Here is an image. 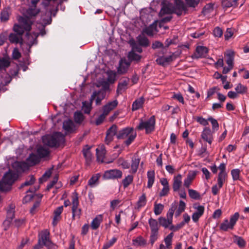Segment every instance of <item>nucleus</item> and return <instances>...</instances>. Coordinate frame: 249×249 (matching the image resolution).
Listing matches in <instances>:
<instances>
[{
    "label": "nucleus",
    "mask_w": 249,
    "mask_h": 249,
    "mask_svg": "<svg viewBox=\"0 0 249 249\" xmlns=\"http://www.w3.org/2000/svg\"><path fill=\"white\" fill-rule=\"evenodd\" d=\"M43 143L50 147H59L64 140V138L60 132H55L52 135H46L42 138Z\"/></svg>",
    "instance_id": "1"
},
{
    "label": "nucleus",
    "mask_w": 249,
    "mask_h": 249,
    "mask_svg": "<svg viewBox=\"0 0 249 249\" xmlns=\"http://www.w3.org/2000/svg\"><path fill=\"white\" fill-rule=\"evenodd\" d=\"M17 175L11 171L6 172L0 181V192H5L10 191L12 185L17 180Z\"/></svg>",
    "instance_id": "2"
},
{
    "label": "nucleus",
    "mask_w": 249,
    "mask_h": 249,
    "mask_svg": "<svg viewBox=\"0 0 249 249\" xmlns=\"http://www.w3.org/2000/svg\"><path fill=\"white\" fill-rule=\"evenodd\" d=\"M137 136L136 132L133 127H127L118 131L117 134L118 139L127 138L124 143L126 146H129L134 141Z\"/></svg>",
    "instance_id": "3"
},
{
    "label": "nucleus",
    "mask_w": 249,
    "mask_h": 249,
    "mask_svg": "<svg viewBox=\"0 0 249 249\" xmlns=\"http://www.w3.org/2000/svg\"><path fill=\"white\" fill-rule=\"evenodd\" d=\"M155 124L156 119L154 115L151 116L146 121L141 119L140 123L136 127V129L138 130H145L146 134H151L155 130Z\"/></svg>",
    "instance_id": "4"
},
{
    "label": "nucleus",
    "mask_w": 249,
    "mask_h": 249,
    "mask_svg": "<svg viewBox=\"0 0 249 249\" xmlns=\"http://www.w3.org/2000/svg\"><path fill=\"white\" fill-rule=\"evenodd\" d=\"M239 217V213H235L231 216L230 221L228 219H225L220 224V230L224 231H228L229 229L232 230L238 220Z\"/></svg>",
    "instance_id": "5"
},
{
    "label": "nucleus",
    "mask_w": 249,
    "mask_h": 249,
    "mask_svg": "<svg viewBox=\"0 0 249 249\" xmlns=\"http://www.w3.org/2000/svg\"><path fill=\"white\" fill-rule=\"evenodd\" d=\"M38 240L48 249H55V244L50 239V232L45 230L41 231L38 235Z\"/></svg>",
    "instance_id": "6"
},
{
    "label": "nucleus",
    "mask_w": 249,
    "mask_h": 249,
    "mask_svg": "<svg viewBox=\"0 0 249 249\" xmlns=\"http://www.w3.org/2000/svg\"><path fill=\"white\" fill-rule=\"evenodd\" d=\"M72 218L74 219L75 217L80 218L81 210L78 208L79 206V200L78 194L75 192L73 193L72 196Z\"/></svg>",
    "instance_id": "7"
},
{
    "label": "nucleus",
    "mask_w": 249,
    "mask_h": 249,
    "mask_svg": "<svg viewBox=\"0 0 249 249\" xmlns=\"http://www.w3.org/2000/svg\"><path fill=\"white\" fill-rule=\"evenodd\" d=\"M123 173L118 169H112L105 172L103 178L105 179H114L122 177Z\"/></svg>",
    "instance_id": "8"
},
{
    "label": "nucleus",
    "mask_w": 249,
    "mask_h": 249,
    "mask_svg": "<svg viewBox=\"0 0 249 249\" xmlns=\"http://www.w3.org/2000/svg\"><path fill=\"white\" fill-rule=\"evenodd\" d=\"M118 127L116 124H113L110 127L106 132V137L105 138V143L108 145L113 140L115 135L117 136Z\"/></svg>",
    "instance_id": "9"
},
{
    "label": "nucleus",
    "mask_w": 249,
    "mask_h": 249,
    "mask_svg": "<svg viewBox=\"0 0 249 249\" xmlns=\"http://www.w3.org/2000/svg\"><path fill=\"white\" fill-rule=\"evenodd\" d=\"M175 9L174 14L178 16H180L183 11L186 12L187 8L182 0H175V5H173Z\"/></svg>",
    "instance_id": "10"
},
{
    "label": "nucleus",
    "mask_w": 249,
    "mask_h": 249,
    "mask_svg": "<svg viewBox=\"0 0 249 249\" xmlns=\"http://www.w3.org/2000/svg\"><path fill=\"white\" fill-rule=\"evenodd\" d=\"M131 64L125 58H121L119 61V67L117 68V72L120 74H124L127 72Z\"/></svg>",
    "instance_id": "11"
},
{
    "label": "nucleus",
    "mask_w": 249,
    "mask_h": 249,
    "mask_svg": "<svg viewBox=\"0 0 249 249\" xmlns=\"http://www.w3.org/2000/svg\"><path fill=\"white\" fill-rule=\"evenodd\" d=\"M175 9L171 3H162V7L159 13V16L162 17L166 14H174Z\"/></svg>",
    "instance_id": "12"
},
{
    "label": "nucleus",
    "mask_w": 249,
    "mask_h": 249,
    "mask_svg": "<svg viewBox=\"0 0 249 249\" xmlns=\"http://www.w3.org/2000/svg\"><path fill=\"white\" fill-rule=\"evenodd\" d=\"M208 52V49L207 47L204 46H197L196 49V52L193 55V58L198 59L199 58L205 57Z\"/></svg>",
    "instance_id": "13"
},
{
    "label": "nucleus",
    "mask_w": 249,
    "mask_h": 249,
    "mask_svg": "<svg viewBox=\"0 0 249 249\" xmlns=\"http://www.w3.org/2000/svg\"><path fill=\"white\" fill-rule=\"evenodd\" d=\"M129 78L128 77L124 78L120 82H119L116 92L117 95L121 94L122 92L127 89V86L129 82Z\"/></svg>",
    "instance_id": "14"
},
{
    "label": "nucleus",
    "mask_w": 249,
    "mask_h": 249,
    "mask_svg": "<svg viewBox=\"0 0 249 249\" xmlns=\"http://www.w3.org/2000/svg\"><path fill=\"white\" fill-rule=\"evenodd\" d=\"M118 102L117 100L109 102L102 107V114L107 116L109 113L118 105Z\"/></svg>",
    "instance_id": "15"
},
{
    "label": "nucleus",
    "mask_w": 249,
    "mask_h": 249,
    "mask_svg": "<svg viewBox=\"0 0 249 249\" xmlns=\"http://www.w3.org/2000/svg\"><path fill=\"white\" fill-rule=\"evenodd\" d=\"M15 208L14 205L11 204L9 206V209L7 211L6 219L3 222L4 225H9L15 216Z\"/></svg>",
    "instance_id": "16"
},
{
    "label": "nucleus",
    "mask_w": 249,
    "mask_h": 249,
    "mask_svg": "<svg viewBox=\"0 0 249 249\" xmlns=\"http://www.w3.org/2000/svg\"><path fill=\"white\" fill-rule=\"evenodd\" d=\"M201 137L204 141L211 144L213 141V136L211 130L209 127H205L201 133Z\"/></svg>",
    "instance_id": "17"
},
{
    "label": "nucleus",
    "mask_w": 249,
    "mask_h": 249,
    "mask_svg": "<svg viewBox=\"0 0 249 249\" xmlns=\"http://www.w3.org/2000/svg\"><path fill=\"white\" fill-rule=\"evenodd\" d=\"M136 42L138 43L139 46L144 48H147L150 45L149 40L143 34L139 35L136 37Z\"/></svg>",
    "instance_id": "18"
},
{
    "label": "nucleus",
    "mask_w": 249,
    "mask_h": 249,
    "mask_svg": "<svg viewBox=\"0 0 249 249\" xmlns=\"http://www.w3.org/2000/svg\"><path fill=\"white\" fill-rule=\"evenodd\" d=\"M19 21L26 31L30 32L31 31L33 23L29 18L20 17L19 19Z\"/></svg>",
    "instance_id": "19"
},
{
    "label": "nucleus",
    "mask_w": 249,
    "mask_h": 249,
    "mask_svg": "<svg viewBox=\"0 0 249 249\" xmlns=\"http://www.w3.org/2000/svg\"><path fill=\"white\" fill-rule=\"evenodd\" d=\"M157 23L156 21L154 22L147 27L143 29L142 34H145L149 36H153L154 32L157 31Z\"/></svg>",
    "instance_id": "20"
},
{
    "label": "nucleus",
    "mask_w": 249,
    "mask_h": 249,
    "mask_svg": "<svg viewBox=\"0 0 249 249\" xmlns=\"http://www.w3.org/2000/svg\"><path fill=\"white\" fill-rule=\"evenodd\" d=\"M13 167L18 172H23L28 170L30 166L27 162L16 161L14 163Z\"/></svg>",
    "instance_id": "21"
},
{
    "label": "nucleus",
    "mask_w": 249,
    "mask_h": 249,
    "mask_svg": "<svg viewBox=\"0 0 249 249\" xmlns=\"http://www.w3.org/2000/svg\"><path fill=\"white\" fill-rule=\"evenodd\" d=\"M196 211L193 213L192 215V219L194 222H196L199 218L203 214L204 212V207L203 206L199 205L197 207H195Z\"/></svg>",
    "instance_id": "22"
},
{
    "label": "nucleus",
    "mask_w": 249,
    "mask_h": 249,
    "mask_svg": "<svg viewBox=\"0 0 249 249\" xmlns=\"http://www.w3.org/2000/svg\"><path fill=\"white\" fill-rule=\"evenodd\" d=\"M182 184V176L178 174L173 178V189L174 192H178Z\"/></svg>",
    "instance_id": "23"
},
{
    "label": "nucleus",
    "mask_w": 249,
    "mask_h": 249,
    "mask_svg": "<svg viewBox=\"0 0 249 249\" xmlns=\"http://www.w3.org/2000/svg\"><path fill=\"white\" fill-rule=\"evenodd\" d=\"M40 158L37 155L34 153L30 154L27 159V161L29 166H34L40 162Z\"/></svg>",
    "instance_id": "24"
},
{
    "label": "nucleus",
    "mask_w": 249,
    "mask_h": 249,
    "mask_svg": "<svg viewBox=\"0 0 249 249\" xmlns=\"http://www.w3.org/2000/svg\"><path fill=\"white\" fill-rule=\"evenodd\" d=\"M103 221V215L102 214L97 215L91 222V228L93 230H97L100 226Z\"/></svg>",
    "instance_id": "25"
},
{
    "label": "nucleus",
    "mask_w": 249,
    "mask_h": 249,
    "mask_svg": "<svg viewBox=\"0 0 249 249\" xmlns=\"http://www.w3.org/2000/svg\"><path fill=\"white\" fill-rule=\"evenodd\" d=\"M226 62L228 66H233L234 53L231 50L227 51L224 53Z\"/></svg>",
    "instance_id": "26"
},
{
    "label": "nucleus",
    "mask_w": 249,
    "mask_h": 249,
    "mask_svg": "<svg viewBox=\"0 0 249 249\" xmlns=\"http://www.w3.org/2000/svg\"><path fill=\"white\" fill-rule=\"evenodd\" d=\"M140 162V159L138 156H134L132 158L130 173L135 174L138 170Z\"/></svg>",
    "instance_id": "27"
},
{
    "label": "nucleus",
    "mask_w": 249,
    "mask_h": 249,
    "mask_svg": "<svg viewBox=\"0 0 249 249\" xmlns=\"http://www.w3.org/2000/svg\"><path fill=\"white\" fill-rule=\"evenodd\" d=\"M9 40L11 43L22 44V36H20L15 33H11L9 36Z\"/></svg>",
    "instance_id": "28"
},
{
    "label": "nucleus",
    "mask_w": 249,
    "mask_h": 249,
    "mask_svg": "<svg viewBox=\"0 0 249 249\" xmlns=\"http://www.w3.org/2000/svg\"><path fill=\"white\" fill-rule=\"evenodd\" d=\"M90 147L86 145L83 149V155L86 159V163L89 164L92 160V154L90 152Z\"/></svg>",
    "instance_id": "29"
},
{
    "label": "nucleus",
    "mask_w": 249,
    "mask_h": 249,
    "mask_svg": "<svg viewBox=\"0 0 249 249\" xmlns=\"http://www.w3.org/2000/svg\"><path fill=\"white\" fill-rule=\"evenodd\" d=\"M173 57L172 55H169L168 56H160L156 60V62L157 63L161 66H164L166 64L172 61Z\"/></svg>",
    "instance_id": "30"
},
{
    "label": "nucleus",
    "mask_w": 249,
    "mask_h": 249,
    "mask_svg": "<svg viewBox=\"0 0 249 249\" xmlns=\"http://www.w3.org/2000/svg\"><path fill=\"white\" fill-rule=\"evenodd\" d=\"M196 175V172H193L192 173H189L187 175V178L184 180V186L188 188L192 183V181L195 178Z\"/></svg>",
    "instance_id": "31"
},
{
    "label": "nucleus",
    "mask_w": 249,
    "mask_h": 249,
    "mask_svg": "<svg viewBox=\"0 0 249 249\" xmlns=\"http://www.w3.org/2000/svg\"><path fill=\"white\" fill-rule=\"evenodd\" d=\"M144 102L143 97H141L136 99L132 104V110L133 111L137 110L142 107Z\"/></svg>",
    "instance_id": "32"
},
{
    "label": "nucleus",
    "mask_w": 249,
    "mask_h": 249,
    "mask_svg": "<svg viewBox=\"0 0 249 249\" xmlns=\"http://www.w3.org/2000/svg\"><path fill=\"white\" fill-rule=\"evenodd\" d=\"M148 223L151 232H158L159 230V223L157 220L150 218L148 220Z\"/></svg>",
    "instance_id": "33"
},
{
    "label": "nucleus",
    "mask_w": 249,
    "mask_h": 249,
    "mask_svg": "<svg viewBox=\"0 0 249 249\" xmlns=\"http://www.w3.org/2000/svg\"><path fill=\"white\" fill-rule=\"evenodd\" d=\"M221 3L222 6L225 8L235 7L238 4L237 0H222Z\"/></svg>",
    "instance_id": "34"
},
{
    "label": "nucleus",
    "mask_w": 249,
    "mask_h": 249,
    "mask_svg": "<svg viewBox=\"0 0 249 249\" xmlns=\"http://www.w3.org/2000/svg\"><path fill=\"white\" fill-rule=\"evenodd\" d=\"M128 58L129 60V62H130V63L132 61H135L136 63H138L140 61L142 56L138 54L133 51H130L128 54Z\"/></svg>",
    "instance_id": "35"
},
{
    "label": "nucleus",
    "mask_w": 249,
    "mask_h": 249,
    "mask_svg": "<svg viewBox=\"0 0 249 249\" xmlns=\"http://www.w3.org/2000/svg\"><path fill=\"white\" fill-rule=\"evenodd\" d=\"M155 171L154 170L148 171L147 173L148 182L147 187L150 188L152 187L155 181Z\"/></svg>",
    "instance_id": "36"
},
{
    "label": "nucleus",
    "mask_w": 249,
    "mask_h": 249,
    "mask_svg": "<svg viewBox=\"0 0 249 249\" xmlns=\"http://www.w3.org/2000/svg\"><path fill=\"white\" fill-rule=\"evenodd\" d=\"M159 225L166 229L169 228V225L172 223V221L164 217H160L158 218Z\"/></svg>",
    "instance_id": "37"
},
{
    "label": "nucleus",
    "mask_w": 249,
    "mask_h": 249,
    "mask_svg": "<svg viewBox=\"0 0 249 249\" xmlns=\"http://www.w3.org/2000/svg\"><path fill=\"white\" fill-rule=\"evenodd\" d=\"M10 10L8 8H4L1 12L0 20L1 22H5L8 21L10 17Z\"/></svg>",
    "instance_id": "38"
},
{
    "label": "nucleus",
    "mask_w": 249,
    "mask_h": 249,
    "mask_svg": "<svg viewBox=\"0 0 249 249\" xmlns=\"http://www.w3.org/2000/svg\"><path fill=\"white\" fill-rule=\"evenodd\" d=\"M97 96L95 98V104L97 106L101 104L102 101L105 98L106 92L102 90L96 91Z\"/></svg>",
    "instance_id": "39"
},
{
    "label": "nucleus",
    "mask_w": 249,
    "mask_h": 249,
    "mask_svg": "<svg viewBox=\"0 0 249 249\" xmlns=\"http://www.w3.org/2000/svg\"><path fill=\"white\" fill-rule=\"evenodd\" d=\"M73 123L71 120L65 121L63 122V128L68 132H72L73 131Z\"/></svg>",
    "instance_id": "40"
},
{
    "label": "nucleus",
    "mask_w": 249,
    "mask_h": 249,
    "mask_svg": "<svg viewBox=\"0 0 249 249\" xmlns=\"http://www.w3.org/2000/svg\"><path fill=\"white\" fill-rule=\"evenodd\" d=\"M129 44L132 47L131 51H133L134 52H137L139 53H142V47L139 46L138 43L134 39L130 40Z\"/></svg>",
    "instance_id": "41"
},
{
    "label": "nucleus",
    "mask_w": 249,
    "mask_h": 249,
    "mask_svg": "<svg viewBox=\"0 0 249 249\" xmlns=\"http://www.w3.org/2000/svg\"><path fill=\"white\" fill-rule=\"evenodd\" d=\"M178 36L176 35L173 36L172 38H169L166 39L164 42L165 47H168L171 45H176L178 43Z\"/></svg>",
    "instance_id": "42"
},
{
    "label": "nucleus",
    "mask_w": 249,
    "mask_h": 249,
    "mask_svg": "<svg viewBox=\"0 0 249 249\" xmlns=\"http://www.w3.org/2000/svg\"><path fill=\"white\" fill-rule=\"evenodd\" d=\"M133 244L136 246H144L146 244V241L143 238L139 236L136 239L132 240Z\"/></svg>",
    "instance_id": "43"
},
{
    "label": "nucleus",
    "mask_w": 249,
    "mask_h": 249,
    "mask_svg": "<svg viewBox=\"0 0 249 249\" xmlns=\"http://www.w3.org/2000/svg\"><path fill=\"white\" fill-rule=\"evenodd\" d=\"M37 153L40 159L48 156L50 154L49 151L43 147H39L37 149Z\"/></svg>",
    "instance_id": "44"
},
{
    "label": "nucleus",
    "mask_w": 249,
    "mask_h": 249,
    "mask_svg": "<svg viewBox=\"0 0 249 249\" xmlns=\"http://www.w3.org/2000/svg\"><path fill=\"white\" fill-rule=\"evenodd\" d=\"M36 181V178L33 175H30L26 179V181L23 183L20 188H23L25 186H28L33 185Z\"/></svg>",
    "instance_id": "45"
},
{
    "label": "nucleus",
    "mask_w": 249,
    "mask_h": 249,
    "mask_svg": "<svg viewBox=\"0 0 249 249\" xmlns=\"http://www.w3.org/2000/svg\"><path fill=\"white\" fill-rule=\"evenodd\" d=\"M74 120L76 124H81L85 119L84 115L80 111H76L74 114Z\"/></svg>",
    "instance_id": "46"
},
{
    "label": "nucleus",
    "mask_w": 249,
    "mask_h": 249,
    "mask_svg": "<svg viewBox=\"0 0 249 249\" xmlns=\"http://www.w3.org/2000/svg\"><path fill=\"white\" fill-rule=\"evenodd\" d=\"M10 64V61L8 58L0 57V69H5L8 68Z\"/></svg>",
    "instance_id": "47"
},
{
    "label": "nucleus",
    "mask_w": 249,
    "mask_h": 249,
    "mask_svg": "<svg viewBox=\"0 0 249 249\" xmlns=\"http://www.w3.org/2000/svg\"><path fill=\"white\" fill-rule=\"evenodd\" d=\"M133 176L129 175L125 177V178L122 180V184L124 188L127 187L131 184L133 181Z\"/></svg>",
    "instance_id": "48"
},
{
    "label": "nucleus",
    "mask_w": 249,
    "mask_h": 249,
    "mask_svg": "<svg viewBox=\"0 0 249 249\" xmlns=\"http://www.w3.org/2000/svg\"><path fill=\"white\" fill-rule=\"evenodd\" d=\"M235 89L237 93L238 94H245L247 93L248 91L247 87L246 86L243 85L241 83H239L237 84V85L235 88Z\"/></svg>",
    "instance_id": "49"
},
{
    "label": "nucleus",
    "mask_w": 249,
    "mask_h": 249,
    "mask_svg": "<svg viewBox=\"0 0 249 249\" xmlns=\"http://www.w3.org/2000/svg\"><path fill=\"white\" fill-rule=\"evenodd\" d=\"M82 108L85 113L89 114L92 109V106L91 103H89V102L83 101L82 102Z\"/></svg>",
    "instance_id": "50"
},
{
    "label": "nucleus",
    "mask_w": 249,
    "mask_h": 249,
    "mask_svg": "<svg viewBox=\"0 0 249 249\" xmlns=\"http://www.w3.org/2000/svg\"><path fill=\"white\" fill-rule=\"evenodd\" d=\"M13 31L15 32V34L22 36L25 30L21 25L15 24L13 27Z\"/></svg>",
    "instance_id": "51"
},
{
    "label": "nucleus",
    "mask_w": 249,
    "mask_h": 249,
    "mask_svg": "<svg viewBox=\"0 0 249 249\" xmlns=\"http://www.w3.org/2000/svg\"><path fill=\"white\" fill-rule=\"evenodd\" d=\"M52 174V169H50L47 170L42 176L39 179V183H42L43 182L46 181L51 176Z\"/></svg>",
    "instance_id": "52"
},
{
    "label": "nucleus",
    "mask_w": 249,
    "mask_h": 249,
    "mask_svg": "<svg viewBox=\"0 0 249 249\" xmlns=\"http://www.w3.org/2000/svg\"><path fill=\"white\" fill-rule=\"evenodd\" d=\"M164 206L161 203L157 204L156 202L154 204V212L156 215H160L162 212Z\"/></svg>",
    "instance_id": "53"
},
{
    "label": "nucleus",
    "mask_w": 249,
    "mask_h": 249,
    "mask_svg": "<svg viewBox=\"0 0 249 249\" xmlns=\"http://www.w3.org/2000/svg\"><path fill=\"white\" fill-rule=\"evenodd\" d=\"M227 176V173H219L217 178V183L218 186H219V187H222L223 186V183L225 181Z\"/></svg>",
    "instance_id": "54"
},
{
    "label": "nucleus",
    "mask_w": 249,
    "mask_h": 249,
    "mask_svg": "<svg viewBox=\"0 0 249 249\" xmlns=\"http://www.w3.org/2000/svg\"><path fill=\"white\" fill-rule=\"evenodd\" d=\"M188 194L189 196L192 199L197 200L200 198V194L195 190L189 189L188 190Z\"/></svg>",
    "instance_id": "55"
},
{
    "label": "nucleus",
    "mask_w": 249,
    "mask_h": 249,
    "mask_svg": "<svg viewBox=\"0 0 249 249\" xmlns=\"http://www.w3.org/2000/svg\"><path fill=\"white\" fill-rule=\"evenodd\" d=\"M146 203V196L143 194L139 198L137 202V207L139 209L141 207H144Z\"/></svg>",
    "instance_id": "56"
},
{
    "label": "nucleus",
    "mask_w": 249,
    "mask_h": 249,
    "mask_svg": "<svg viewBox=\"0 0 249 249\" xmlns=\"http://www.w3.org/2000/svg\"><path fill=\"white\" fill-rule=\"evenodd\" d=\"M213 10V3H208L203 8L202 11V13L203 15H207L211 12H212Z\"/></svg>",
    "instance_id": "57"
},
{
    "label": "nucleus",
    "mask_w": 249,
    "mask_h": 249,
    "mask_svg": "<svg viewBox=\"0 0 249 249\" xmlns=\"http://www.w3.org/2000/svg\"><path fill=\"white\" fill-rule=\"evenodd\" d=\"M39 11L40 10L36 7H30L27 11V14L30 17H35Z\"/></svg>",
    "instance_id": "58"
},
{
    "label": "nucleus",
    "mask_w": 249,
    "mask_h": 249,
    "mask_svg": "<svg viewBox=\"0 0 249 249\" xmlns=\"http://www.w3.org/2000/svg\"><path fill=\"white\" fill-rule=\"evenodd\" d=\"M208 120L211 122L212 125V129L213 132L217 131L219 128V124L216 120L212 117H209Z\"/></svg>",
    "instance_id": "59"
},
{
    "label": "nucleus",
    "mask_w": 249,
    "mask_h": 249,
    "mask_svg": "<svg viewBox=\"0 0 249 249\" xmlns=\"http://www.w3.org/2000/svg\"><path fill=\"white\" fill-rule=\"evenodd\" d=\"M240 170L239 169H234L231 171V175L233 180H240Z\"/></svg>",
    "instance_id": "60"
},
{
    "label": "nucleus",
    "mask_w": 249,
    "mask_h": 249,
    "mask_svg": "<svg viewBox=\"0 0 249 249\" xmlns=\"http://www.w3.org/2000/svg\"><path fill=\"white\" fill-rule=\"evenodd\" d=\"M100 175L97 174L93 176L88 181V184L90 186H93L99 180Z\"/></svg>",
    "instance_id": "61"
},
{
    "label": "nucleus",
    "mask_w": 249,
    "mask_h": 249,
    "mask_svg": "<svg viewBox=\"0 0 249 249\" xmlns=\"http://www.w3.org/2000/svg\"><path fill=\"white\" fill-rule=\"evenodd\" d=\"M235 243H236L238 246L241 248L244 247L246 245V241L241 237L236 236L235 237Z\"/></svg>",
    "instance_id": "62"
},
{
    "label": "nucleus",
    "mask_w": 249,
    "mask_h": 249,
    "mask_svg": "<svg viewBox=\"0 0 249 249\" xmlns=\"http://www.w3.org/2000/svg\"><path fill=\"white\" fill-rule=\"evenodd\" d=\"M186 5L189 7L195 8L196 7L199 2V0H185Z\"/></svg>",
    "instance_id": "63"
},
{
    "label": "nucleus",
    "mask_w": 249,
    "mask_h": 249,
    "mask_svg": "<svg viewBox=\"0 0 249 249\" xmlns=\"http://www.w3.org/2000/svg\"><path fill=\"white\" fill-rule=\"evenodd\" d=\"M116 73L113 71L108 73L107 82L110 84H113L116 80Z\"/></svg>",
    "instance_id": "64"
}]
</instances>
